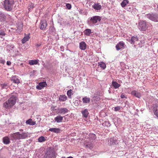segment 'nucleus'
Wrapping results in <instances>:
<instances>
[{"instance_id":"15","label":"nucleus","mask_w":158,"mask_h":158,"mask_svg":"<svg viewBox=\"0 0 158 158\" xmlns=\"http://www.w3.org/2000/svg\"><path fill=\"white\" fill-rule=\"evenodd\" d=\"M54 120L58 123L61 122L63 120V117L60 115H58L54 118Z\"/></svg>"},{"instance_id":"14","label":"nucleus","mask_w":158,"mask_h":158,"mask_svg":"<svg viewBox=\"0 0 158 158\" xmlns=\"http://www.w3.org/2000/svg\"><path fill=\"white\" fill-rule=\"evenodd\" d=\"M138 40V38L136 36H132L130 39H129L128 41L130 42L131 44H134L136 41H137Z\"/></svg>"},{"instance_id":"3","label":"nucleus","mask_w":158,"mask_h":158,"mask_svg":"<svg viewBox=\"0 0 158 158\" xmlns=\"http://www.w3.org/2000/svg\"><path fill=\"white\" fill-rule=\"evenodd\" d=\"M147 17L150 20L155 22H158V15L157 14H148Z\"/></svg>"},{"instance_id":"28","label":"nucleus","mask_w":158,"mask_h":158,"mask_svg":"<svg viewBox=\"0 0 158 158\" xmlns=\"http://www.w3.org/2000/svg\"><path fill=\"white\" fill-rule=\"evenodd\" d=\"M98 63V66H99L102 69H104L106 68V65L103 62H99Z\"/></svg>"},{"instance_id":"49","label":"nucleus","mask_w":158,"mask_h":158,"mask_svg":"<svg viewBox=\"0 0 158 158\" xmlns=\"http://www.w3.org/2000/svg\"><path fill=\"white\" fill-rule=\"evenodd\" d=\"M61 158H66V157L64 156H63L61 157Z\"/></svg>"},{"instance_id":"30","label":"nucleus","mask_w":158,"mask_h":158,"mask_svg":"<svg viewBox=\"0 0 158 158\" xmlns=\"http://www.w3.org/2000/svg\"><path fill=\"white\" fill-rule=\"evenodd\" d=\"M115 144V141L113 139L110 138L108 140V144L109 145L111 146L112 145H114Z\"/></svg>"},{"instance_id":"29","label":"nucleus","mask_w":158,"mask_h":158,"mask_svg":"<svg viewBox=\"0 0 158 158\" xmlns=\"http://www.w3.org/2000/svg\"><path fill=\"white\" fill-rule=\"evenodd\" d=\"M112 84V85L115 88H118L120 86V85L118 84V83L116 81H113Z\"/></svg>"},{"instance_id":"22","label":"nucleus","mask_w":158,"mask_h":158,"mask_svg":"<svg viewBox=\"0 0 158 158\" xmlns=\"http://www.w3.org/2000/svg\"><path fill=\"white\" fill-rule=\"evenodd\" d=\"M3 106L6 109L9 108L12 106L8 100L7 101L3 103Z\"/></svg>"},{"instance_id":"34","label":"nucleus","mask_w":158,"mask_h":158,"mask_svg":"<svg viewBox=\"0 0 158 158\" xmlns=\"http://www.w3.org/2000/svg\"><path fill=\"white\" fill-rule=\"evenodd\" d=\"M73 94V93H72V90L70 89L69 90H68L67 92V95L68 96V97L69 98H71V95Z\"/></svg>"},{"instance_id":"46","label":"nucleus","mask_w":158,"mask_h":158,"mask_svg":"<svg viewBox=\"0 0 158 158\" xmlns=\"http://www.w3.org/2000/svg\"><path fill=\"white\" fill-rule=\"evenodd\" d=\"M5 62L4 60H2V62H1V63H2L3 64H4L5 63Z\"/></svg>"},{"instance_id":"16","label":"nucleus","mask_w":158,"mask_h":158,"mask_svg":"<svg viewBox=\"0 0 158 158\" xmlns=\"http://www.w3.org/2000/svg\"><path fill=\"white\" fill-rule=\"evenodd\" d=\"M93 7L96 10H100L101 9L102 6L99 3H95L93 6Z\"/></svg>"},{"instance_id":"25","label":"nucleus","mask_w":158,"mask_h":158,"mask_svg":"<svg viewBox=\"0 0 158 158\" xmlns=\"http://www.w3.org/2000/svg\"><path fill=\"white\" fill-rule=\"evenodd\" d=\"M27 124L30 125H33L35 124V122L33 121L31 119H29L27 120L26 122Z\"/></svg>"},{"instance_id":"50","label":"nucleus","mask_w":158,"mask_h":158,"mask_svg":"<svg viewBox=\"0 0 158 158\" xmlns=\"http://www.w3.org/2000/svg\"><path fill=\"white\" fill-rule=\"evenodd\" d=\"M2 23L0 24V26H1Z\"/></svg>"},{"instance_id":"42","label":"nucleus","mask_w":158,"mask_h":158,"mask_svg":"<svg viewBox=\"0 0 158 158\" xmlns=\"http://www.w3.org/2000/svg\"><path fill=\"white\" fill-rule=\"evenodd\" d=\"M41 45V43H39V44H35V45L36 46L39 47Z\"/></svg>"},{"instance_id":"43","label":"nucleus","mask_w":158,"mask_h":158,"mask_svg":"<svg viewBox=\"0 0 158 158\" xmlns=\"http://www.w3.org/2000/svg\"><path fill=\"white\" fill-rule=\"evenodd\" d=\"M11 64V63L10 61H7V63H6V64L7 65H10Z\"/></svg>"},{"instance_id":"37","label":"nucleus","mask_w":158,"mask_h":158,"mask_svg":"<svg viewBox=\"0 0 158 158\" xmlns=\"http://www.w3.org/2000/svg\"><path fill=\"white\" fill-rule=\"evenodd\" d=\"M66 6L68 9H70L71 8V5L69 3L66 4Z\"/></svg>"},{"instance_id":"45","label":"nucleus","mask_w":158,"mask_h":158,"mask_svg":"<svg viewBox=\"0 0 158 158\" xmlns=\"http://www.w3.org/2000/svg\"><path fill=\"white\" fill-rule=\"evenodd\" d=\"M33 7H34V6H33V5H32L30 7V8H29V9H30L31 8V9H32Z\"/></svg>"},{"instance_id":"1","label":"nucleus","mask_w":158,"mask_h":158,"mask_svg":"<svg viewBox=\"0 0 158 158\" xmlns=\"http://www.w3.org/2000/svg\"><path fill=\"white\" fill-rule=\"evenodd\" d=\"M14 3V0H5L4 3V7L6 10L10 11Z\"/></svg>"},{"instance_id":"40","label":"nucleus","mask_w":158,"mask_h":158,"mask_svg":"<svg viewBox=\"0 0 158 158\" xmlns=\"http://www.w3.org/2000/svg\"><path fill=\"white\" fill-rule=\"evenodd\" d=\"M120 109V106H118L115 107L114 108V110L115 111H117L119 110Z\"/></svg>"},{"instance_id":"20","label":"nucleus","mask_w":158,"mask_h":158,"mask_svg":"<svg viewBox=\"0 0 158 158\" xmlns=\"http://www.w3.org/2000/svg\"><path fill=\"white\" fill-rule=\"evenodd\" d=\"M67 99V97L66 95H61L60 96L59 100L60 102H64L66 101Z\"/></svg>"},{"instance_id":"10","label":"nucleus","mask_w":158,"mask_h":158,"mask_svg":"<svg viewBox=\"0 0 158 158\" xmlns=\"http://www.w3.org/2000/svg\"><path fill=\"white\" fill-rule=\"evenodd\" d=\"M153 111L154 114L158 117V106L157 104L153 105Z\"/></svg>"},{"instance_id":"24","label":"nucleus","mask_w":158,"mask_h":158,"mask_svg":"<svg viewBox=\"0 0 158 158\" xmlns=\"http://www.w3.org/2000/svg\"><path fill=\"white\" fill-rule=\"evenodd\" d=\"M11 81L16 83H20L19 80L15 76L13 77L11 79Z\"/></svg>"},{"instance_id":"9","label":"nucleus","mask_w":158,"mask_h":158,"mask_svg":"<svg viewBox=\"0 0 158 158\" xmlns=\"http://www.w3.org/2000/svg\"><path fill=\"white\" fill-rule=\"evenodd\" d=\"M124 45V43L123 42H120L116 45V48L117 50H118L123 48Z\"/></svg>"},{"instance_id":"47","label":"nucleus","mask_w":158,"mask_h":158,"mask_svg":"<svg viewBox=\"0 0 158 158\" xmlns=\"http://www.w3.org/2000/svg\"><path fill=\"white\" fill-rule=\"evenodd\" d=\"M67 158H73L72 156H69V157H68Z\"/></svg>"},{"instance_id":"27","label":"nucleus","mask_w":158,"mask_h":158,"mask_svg":"<svg viewBox=\"0 0 158 158\" xmlns=\"http://www.w3.org/2000/svg\"><path fill=\"white\" fill-rule=\"evenodd\" d=\"M38 63V61L37 60H31L29 61V64L31 65L36 64Z\"/></svg>"},{"instance_id":"35","label":"nucleus","mask_w":158,"mask_h":158,"mask_svg":"<svg viewBox=\"0 0 158 158\" xmlns=\"http://www.w3.org/2000/svg\"><path fill=\"white\" fill-rule=\"evenodd\" d=\"M38 141L40 142H42L45 141L46 139L44 136H41L38 139Z\"/></svg>"},{"instance_id":"48","label":"nucleus","mask_w":158,"mask_h":158,"mask_svg":"<svg viewBox=\"0 0 158 158\" xmlns=\"http://www.w3.org/2000/svg\"><path fill=\"white\" fill-rule=\"evenodd\" d=\"M19 131H23V130L22 129H20L19 130Z\"/></svg>"},{"instance_id":"18","label":"nucleus","mask_w":158,"mask_h":158,"mask_svg":"<svg viewBox=\"0 0 158 158\" xmlns=\"http://www.w3.org/2000/svg\"><path fill=\"white\" fill-rule=\"evenodd\" d=\"M2 140L3 143L5 144H8L10 143V139L8 136H5L3 138Z\"/></svg>"},{"instance_id":"32","label":"nucleus","mask_w":158,"mask_h":158,"mask_svg":"<svg viewBox=\"0 0 158 158\" xmlns=\"http://www.w3.org/2000/svg\"><path fill=\"white\" fill-rule=\"evenodd\" d=\"M6 16L2 12H0V20L1 21H3L5 20Z\"/></svg>"},{"instance_id":"38","label":"nucleus","mask_w":158,"mask_h":158,"mask_svg":"<svg viewBox=\"0 0 158 158\" xmlns=\"http://www.w3.org/2000/svg\"><path fill=\"white\" fill-rule=\"evenodd\" d=\"M7 86V84L5 83L2 84L1 85V86L2 87V88H6Z\"/></svg>"},{"instance_id":"19","label":"nucleus","mask_w":158,"mask_h":158,"mask_svg":"<svg viewBox=\"0 0 158 158\" xmlns=\"http://www.w3.org/2000/svg\"><path fill=\"white\" fill-rule=\"evenodd\" d=\"M49 131L56 133H60V129L59 128H51L49 129Z\"/></svg>"},{"instance_id":"5","label":"nucleus","mask_w":158,"mask_h":158,"mask_svg":"<svg viewBox=\"0 0 158 158\" xmlns=\"http://www.w3.org/2000/svg\"><path fill=\"white\" fill-rule=\"evenodd\" d=\"M20 136H19V132H17L10 135V137L12 140H19Z\"/></svg>"},{"instance_id":"4","label":"nucleus","mask_w":158,"mask_h":158,"mask_svg":"<svg viewBox=\"0 0 158 158\" xmlns=\"http://www.w3.org/2000/svg\"><path fill=\"white\" fill-rule=\"evenodd\" d=\"M139 29L142 31H145L147 28L146 22L144 21H142L139 23Z\"/></svg>"},{"instance_id":"23","label":"nucleus","mask_w":158,"mask_h":158,"mask_svg":"<svg viewBox=\"0 0 158 158\" xmlns=\"http://www.w3.org/2000/svg\"><path fill=\"white\" fill-rule=\"evenodd\" d=\"M81 112L84 117L85 118L87 117L89 114L88 110L85 109L84 110L81 111Z\"/></svg>"},{"instance_id":"11","label":"nucleus","mask_w":158,"mask_h":158,"mask_svg":"<svg viewBox=\"0 0 158 158\" xmlns=\"http://www.w3.org/2000/svg\"><path fill=\"white\" fill-rule=\"evenodd\" d=\"M68 110L65 108H61L58 109V112L60 114H64L68 112Z\"/></svg>"},{"instance_id":"26","label":"nucleus","mask_w":158,"mask_h":158,"mask_svg":"<svg viewBox=\"0 0 158 158\" xmlns=\"http://www.w3.org/2000/svg\"><path fill=\"white\" fill-rule=\"evenodd\" d=\"M82 101L84 103H87L90 102V99L89 98L85 97L83 98Z\"/></svg>"},{"instance_id":"12","label":"nucleus","mask_w":158,"mask_h":158,"mask_svg":"<svg viewBox=\"0 0 158 158\" xmlns=\"http://www.w3.org/2000/svg\"><path fill=\"white\" fill-rule=\"evenodd\" d=\"M87 45L84 41H82L79 44V48L82 50H85L86 48Z\"/></svg>"},{"instance_id":"21","label":"nucleus","mask_w":158,"mask_h":158,"mask_svg":"<svg viewBox=\"0 0 158 158\" xmlns=\"http://www.w3.org/2000/svg\"><path fill=\"white\" fill-rule=\"evenodd\" d=\"M85 35L89 36L92 33L91 30L89 29H86L84 31Z\"/></svg>"},{"instance_id":"6","label":"nucleus","mask_w":158,"mask_h":158,"mask_svg":"<svg viewBox=\"0 0 158 158\" xmlns=\"http://www.w3.org/2000/svg\"><path fill=\"white\" fill-rule=\"evenodd\" d=\"M8 100L12 106L16 102V97L15 96L12 95L10 97Z\"/></svg>"},{"instance_id":"13","label":"nucleus","mask_w":158,"mask_h":158,"mask_svg":"<svg viewBox=\"0 0 158 158\" xmlns=\"http://www.w3.org/2000/svg\"><path fill=\"white\" fill-rule=\"evenodd\" d=\"M19 139H25L28 136V133L27 132H22L20 134L19 132Z\"/></svg>"},{"instance_id":"44","label":"nucleus","mask_w":158,"mask_h":158,"mask_svg":"<svg viewBox=\"0 0 158 158\" xmlns=\"http://www.w3.org/2000/svg\"><path fill=\"white\" fill-rule=\"evenodd\" d=\"M55 156V154L54 153H52V157L51 158H54Z\"/></svg>"},{"instance_id":"2","label":"nucleus","mask_w":158,"mask_h":158,"mask_svg":"<svg viewBox=\"0 0 158 158\" xmlns=\"http://www.w3.org/2000/svg\"><path fill=\"white\" fill-rule=\"evenodd\" d=\"M101 20V17L98 16H95L91 18L90 19V22L93 24L96 23L98 21L100 22Z\"/></svg>"},{"instance_id":"36","label":"nucleus","mask_w":158,"mask_h":158,"mask_svg":"<svg viewBox=\"0 0 158 158\" xmlns=\"http://www.w3.org/2000/svg\"><path fill=\"white\" fill-rule=\"evenodd\" d=\"M93 144L90 143H88L85 145V148H88L91 149L92 148Z\"/></svg>"},{"instance_id":"39","label":"nucleus","mask_w":158,"mask_h":158,"mask_svg":"<svg viewBox=\"0 0 158 158\" xmlns=\"http://www.w3.org/2000/svg\"><path fill=\"white\" fill-rule=\"evenodd\" d=\"M6 35L5 33L3 31H0V35L2 36H5Z\"/></svg>"},{"instance_id":"31","label":"nucleus","mask_w":158,"mask_h":158,"mask_svg":"<svg viewBox=\"0 0 158 158\" xmlns=\"http://www.w3.org/2000/svg\"><path fill=\"white\" fill-rule=\"evenodd\" d=\"M128 3V0H123L121 3V5L123 7H124Z\"/></svg>"},{"instance_id":"8","label":"nucleus","mask_w":158,"mask_h":158,"mask_svg":"<svg viewBox=\"0 0 158 158\" xmlns=\"http://www.w3.org/2000/svg\"><path fill=\"white\" fill-rule=\"evenodd\" d=\"M40 28L41 30H44L47 26L46 21L44 20L41 21L40 23Z\"/></svg>"},{"instance_id":"41","label":"nucleus","mask_w":158,"mask_h":158,"mask_svg":"<svg viewBox=\"0 0 158 158\" xmlns=\"http://www.w3.org/2000/svg\"><path fill=\"white\" fill-rule=\"evenodd\" d=\"M121 97L122 98H126V97L125 95L124 94H122L121 95Z\"/></svg>"},{"instance_id":"17","label":"nucleus","mask_w":158,"mask_h":158,"mask_svg":"<svg viewBox=\"0 0 158 158\" xmlns=\"http://www.w3.org/2000/svg\"><path fill=\"white\" fill-rule=\"evenodd\" d=\"M131 94L132 95L138 98H139L141 96V94L139 92L136 90L133 91L131 92Z\"/></svg>"},{"instance_id":"7","label":"nucleus","mask_w":158,"mask_h":158,"mask_svg":"<svg viewBox=\"0 0 158 158\" xmlns=\"http://www.w3.org/2000/svg\"><path fill=\"white\" fill-rule=\"evenodd\" d=\"M47 85L46 82L43 81L39 83L38 85L36 86V88L37 89L40 90L44 87H46Z\"/></svg>"},{"instance_id":"33","label":"nucleus","mask_w":158,"mask_h":158,"mask_svg":"<svg viewBox=\"0 0 158 158\" xmlns=\"http://www.w3.org/2000/svg\"><path fill=\"white\" fill-rule=\"evenodd\" d=\"M29 39V37L28 35L25 36L23 39L22 40V43L23 44L25 43L26 42L28 41Z\"/></svg>"}]
</instances>
